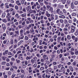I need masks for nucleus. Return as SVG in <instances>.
I'll return each instance as SVG.
<instances>
[{
	"label": "nucleus",
	"mask_w": 78,
	"mask_h": 78,
	"mask_svg": "<svg viewBox=\"0 0 78 78\" xmlns=\"http://www.w3.org/2000/svg\"><path fill=\"white\" fill-rule=\"evenodd\" d=\"M71 33H74V32H75V30H76V28L73 25H71Z\"/></svg>",
	"instance_id": "obj_1"
},
{
	"label": "nucleus",
	"mask_w": 78,
	"mask_h": 78,
	"mask_svg": "<svg viewBox=\"0 0 78 78\" xmlns=\"http://www.w3.org/2000/svg\"><path fill=\"white\" fill-rule=\"evenodd\" d=\"M27 20H29L30 23H33L34 22V21L33 20L31 19V18L30 17H28L27 19Z\"/></svg>",
	"instance_id": "obj_2"
},
{
	"label": "nucleus",
	"mask_w": 78,
	"mask_h": 78,
	"mask_svg": "<svg viewBox=\"0 0 78 78\" xmlns=\"http://www.w3.org/2000/svg\"><path fill=\"white\" fill-rule=\"evenodd\" d=\"M45 14H46V16L48 17H50V14H49L48 11H46V12Z\"/></svg>",
	"instance_id": "obj_3"
},
{
	"label": "nucleus",
	"mask_w": 78,
	"mask_h": 78,
	"mask_svg": "<svg viewBox=\"0 0 78 78\" xmlns=\"http://www.w3.org/2000/svg\"><path fill=\"white\" fill-rule=\"evenodd\" d=\"M43 58L44 60L47 59V60H48V57H47L45 55H43Z\"/></svg>",
	"instance_id": "obj_4"
},
{
	"label": "nucleus",
	"mask_w": 78,
	"mask_h": 78,
	"mask_svg": "<svg viewBox=\"0 0 78 78\" xmlns=\"http://www.w3.org/2000/svg\"><path fill=\"white\" fill-rule=\"evenodd\" d=\"M30 32L31 33H33L34 32V30L33 27H32L30 30Z\"/></svg>",
	"instance_id": "obj_5"
},
{
	"label": "nucleus",
	"mask_w": 78,
	"mask_h": 78,
	"mask_svg": "<svg viewBox=\"0 0 78 78\" xmlns=\"http://www.w3.org/2000/svg\"><path fill=\"white\" fill-rule=\"evenodd\" d=\"M6 17L7 18H11V17L10 16V13H7Z\"/></svg>",
	"instance_id": "obj_6"
},
{
	"label": "nucleus",
	"mask_w": 78,
	"mask_h": 78,
	"mask_svg": "<svg viewBox=\"0 0 78 78\" xmlns=\"http://www.w3.org/2000/svg\"><path fill=\"white\" fill-rule=\"evenodd\" d=\"M20 16H21V17H25V16H27V14L25 13L23 14H21Z\"/></svg>",
	"instance_id": "obj_7"
},
{
	"label": "nucleus",
	"mask_w": 78,
	"mask_h": 78,
	"mask_svg": "<svg viewBox=\"0 0 78 78\" xmlns=\"http://www.w3.org/2000/svg\"><path fill=\"white\" fill-rule=\"evenodd\" d=\"M59 17V18H61V19H65V18H66V16H65L63 15L60 16Z\"/></svg>",
	"instance_id": "obj_8"
},
{
	"label": "nucleus",
	"mask_w": 78,
	"mask_h": 78,
	"mask_svg": "<svg viewBox=\"0 0 78 78\" xmlns=\"http://www.w3.org/2000/svg\"><path fill=\"white\" fill-rule=\"evenodd\" d=\"M2 27L4 30H5L6 29V27H5V25L4 24H2Z\"/></svg>",
	"instance_id": "obj_9"
},
{
	"label": "nucleus",
	"mask_w": 78,
	"mask_h": 78,
	"mask_svg": "<svg viewBox=\"0 0 78 78\" xmlns=\"http://www.w3.org/2000/svg\"><path fill=\"white\" fill-rule=\"evenodd\" d=\"M62 49H63V53H66V47H64L63 48H62Z\"/></svg>",
	"instance_id": "obj_10"
},
{
	"label": "nucleus",
	"mask_w": 78,
	"mask_h": 78,
	"mask_svg": "<svg viewBox=\"0 0 78 78\" xmlns=\"http://www.w3.org/2000/svg\"><path fill=\"white\" fill-rule=\"evenodd\" d=\"M54 70H56V69H58V66H54Z\"/></svg>",
	"instance_id": "obj_11"
},
{
	"label": "nucleus",
	"mask_w": 78,
	"mask_h": 78,
	"mask_svg": "<svg viewBox=\"0 0 78 78\" xmlns=\"http://www.w3.org/2000/svg\"><path fill=\"white\" fill-rule=\"evenodd\" d=\"M31 56H27V57L26 58V59H27V60H28V59H31Z\"/></svg>",
	"instance_id": "obj_12"
},
{
	"label": "nucleus",
	"mask_w": 78,
	"mask_h": 78,
	"mask_svg": "<svg viewBox=\"0 0 78 78\" xmlns=\"http://www.w3.org/2000/svg\"><path fill=\"white\" fill-rule=\"evenodd\" d=\"M67 38L69 40H70L71 39V37H70V36L69 35H67Z\"/></svg>",
	"instance_id": "obj_13"
},
{
	"label": "nucleus",
	"mask_w": 78,
	"mask_h": 78,
	"mask_svg": "<svg viewBox=\"0 0 78 78\" xmlns=\"http://www.w3.org/2000/svg\"><path fill=\"white\" fill-rule=\"evenodd\" d=\"M4 6V4L2 3V4H1L0 8H1L2 9H3V8H4V7H3Z\"/></svg>",
	"instance_id": "obj_14"
},
{
	"label": "nucleus",
	"mask_w": 78,
	"mask_h": 78,
	"mask_svg": "<svg viewBox=\"0 0 78 78\" xmlns=\"http://www.w3.org/2000/svg\"><path fill=\"white\" fill-rule=\"evenodd\" d=\"M9 7H11L12 8H14V6L12 4H10L9 5Z\"/></svg>",
	"instance_id": "obj_15"
},
{
	"label": "nucleus",
	"mask_w": 78,
	"mask_h": 78,
	"mask_svg": "<svg viewBox=\"0 0 78 78\" xmlns=\"http://www.w3.org/2000/svg\"><path fill=\"white\" fill-rule=\"evenodd\" d=\"M69 69L70 70H71V71H72V72H73V68L71 66H70L69 67Z\"/></svg>",
	"instance_id": "obj_16"
},
{
	"label": "nucleus",
	"mask_w": 78,
	"mask_h": 78,
	"mask_svg": "<svg viewBox=\"0 0 78 78\" xmlns=\"http://www.w3.org/2000/svg\"><path fill=\"white\" fill-rule=\"evenodd\" d=\"M24 37V36H23V35L22 34H21L20 36V38L21 39H23Z\"/></svg>",
	"instance_id": "obj_17"
},
{
	"label": "nucleus",
	"mask_w": 78,
	"mask_h": 78,
	"mask_svg": "<svg viewBox=\"0 0 78 78\" xmlns=\"http://www.w3.org/2000/svg\"><path fill=\"white\" fill-rule=\"evenodd\" d=\"M42 44L43 45H47V43L45 42V41H43Z\"/></svg>",
	"instance_id": "obj_18"
},
{
	"label": "nucleus",
	"mask_w": 78,
	"mask_h": 78,
	"mask_svg": "<svg viewBox=\"0 0 78 78\" xmlns=\"http://www.w3.org/2000/svg\"><path fill=\"white\" fill-rule=\"evenodd\" d=\"M75 55H78V51H77V49H75Z\"/></svg>",
	"instance_id": "obj_19"
},
{
	"label": "nucleus",
	"mask_w": 78,
	"mask_h": 78,
	"mask_svg": "<svg viewBox=\"0 0 78 78\" xmlns=\"http://www.w3.org/2000/svg\"><path fill=\"white\" fill-rule=\"evenodd\" d=\"M23 56V54H20L18 55V59H20V57L21 56Z\"/></svg>",
	"instance_id": "obj_20"
},
{
	"label": "nucleus",
	"mask_w": 78,
	"mask_h": 78,
	"mask_svg": "<svg viewBox=\"0 0 78 78\" xmlns=\"http://www.w3.org/2000/svg\"><path fill=\"white\" fill-rule=\"evenodd\" d=\"M45 69L44 68V67H41L40 69V70H44Z\"/></svg>",
	"instance_id": "obj_21"
},
{
	"label": "nucleus",
	"mask_w": 78,
	"mask_h": 78,
	"mask_svg": "<svg viewBox=\"0 0 78 78\" xmlns=\"http://www.w3.org/2000/svg\"><path fill=\"white\" fill-rule=\"evenodd\" d=\"M2 16L3 17H5L6 16V13L5 12L2 13Z\"/></svg>",
	"instance_id": "obj_22"
},
{
	"label": "nucleus",
	"mask_w": 78,
	"mask_h": 78,
	"mask_svg": "<svg viewBox=\"0 0 78 78\" xmlns=\"http://www.w3.org/2000/svg\"><path fill=\"white\" fill-rule=\"evenodd\" d=\"M2 58L4 61H5L6 58V57H5V56H4V57H2Z\"/></svg>",
	"instance_id": "obj_23"
},
{
	"label": "nucleus",
	"mask_w": 78,
	"mask_h": 78,
	"mask_svg": "<svg viewBox=\"0 0 78 78\" xmlns=\"http://www.w3.org/2000/svg\"><path fill=\"white\" fill-rule=\"evenodd\" d=\"M72 16H76V13L74 12L72 14Z\"/></svg>",
	"instance_id": "obj_24"
},
{
	"label": "nucleus",
	"mask_w": 78,
	"mask_h": 78,
	"mask_svg": "<svg viewBox=\"0 0 78 78\" xmlns=\"http://www.w3.org/2000/svg\"><path fill=\"white\" fill-rule=\"evenodd\" d=\"M22 67H23V68H24V69H25V68H26L27 67V66L25 65L24 64H23L22 65Z\"/></svg>",
	"instance_id": "obj_25"
},
{
	"label": "nucleus",
	"mask_w": 78,
	"mask_h": 78,
	"mask_svg": "<svg viewBox=\"0 0 78 78\" xmlns=\"http://www.w3.org/2000/svg\"><path fill=\"white\" fill-rule=\"evenodd\" d=\"M36 56L38 58H40L41 57V55H40L39 54H36Z\"/></svg>",
	"instance_id": "obj_26"
},
{
	"label": "nucleus",
	"mask_w": 78,
	"mask_h": 78,
	"mask_svg": "<svg viewBox=\"0 0 78 78\" xmlns=\"http://www.w3.org/2000/svg\"><path fill=\"white\" fill-rule=\"evenodd\" d=\"M75 41L74 42H77L78 41V37H76L75 39Z\"/></svg>",
	"instance_id": "obj_27"
},
{
	"label": "nucleus",
	"mask_w": 78,
	"mask_h": 78,
	"mask_svg": "<svg viewBox=\"0 0 78 78\" xmlns=\"http://www.w3.org/2000/svg\"><path fill=\"white\" fill-rule=\"evenodd\" d=\"M31 62L32 64H34L35 62V61H34L33 59H32L31 60Z\"/></svg>",
	"instance_id": "obj_28"
},
{
	"label": "nucleus",
	"mask_w": 78,
	"mask_h": 78,
	"mask_svg": "<svg viewBox=\"0 0 78 78\" xmlns=\"http://www.w3.org/2000/svg\"><path fill=\"white\" fill-rule=\"evenodd\" d=\"M11 61H15V60H16V59L14 58L13 57H12V58H11Z\"/></svg>",
	"instance_id": "obj_29"
},
{
	"label": "nucleus",
	"mask_w": 78,
	"mask_h": 78,
	"mask_svg": "<svg viewBox=\"0 0 78 78\" xmlns=\"http://www.w3.org/2000/svg\"><path fill=\"white\" fill-rule=\"evenodd\" d=\"M63 31H68V29H67V28H64L63 29Z\"/></svg>",
	"instance_id": "obj_30"
},
{
	"label": "nucleus",
	"mask_w": 78,
	"mask_h": 78,
	"mask_svg": "<svg viewBox=\"0 0 78 78\" xmlns=\"http://www.w3.org/2000/svg\"><path fill=\"white\" fill-rule=\"evenodd\" d=\"M43 9H44L43 10L44 11H45V9H46V6H45V5H44L43 6Z\"/></svg>",
	"instance_id": "obj_31"
},
{
	"label": "nucleus",
	"mask_w": 78,
	"mask_h": 78,
	"mask_svg": "<svg viewBox=\"0 0 78 78\" xmlns=\"http://www.w3.org/2000/svg\"><path fill=\"white\" fill-rule=\"evenodd\" d=\"M37 58L36 57H34L33 58V59L35 61H37Z\"/></svg>",
	"instance_id": "obj_32"
},
{
	"label": "nucleus",
	"mask_w": 78,
	"mask_h": 78,
	"mask_svg": "<svg viewBox=\"0 0 78 78\" xmlns=\"http://www.w3.org/2000/svg\"><path fill=\"white\" fill-rule=\"evenodd\" d=\"M40 8H41V5L39 4L37 6V9H39Z\"/></svg>",
	"instance_id": "obj_33"
},
{
	"label": "nucleus",
	"mask_w": 78,
	"mask_h": 78,
	"mask_svg": "<svg viewBox=\"0 0 78 78\" xmlns=\"http://www.w3.org/2000/svg\"><path fill=\"white\" fill-rule=\"evenodd\" d=\"M71 7L73 9V8H74V4H73V3H71Z\"/></svg>",
	"instance_id": "obj_34"
},
{
	"label": "nucleus",
	"mask_w": 78,
	"mask_h": 78,
	"mask_svg": "<svg viewBox=\"0 0 78 78\" xmlns=\"http://www.w3.org/2000/svg\"><path fill=\"white\" fill-rule=\"evenodd\" d=\"M61 70H62V71H64V70L65 69V68L64 67H61Z\"/></svg>",
	"instance_id": "obj_35"
},
{
	"label": "nucleus",
	"mask_w": 78,
	"mask_h": 78,
	"mask_svg": "<svg viewBox=\"0 0 78 78\" xmlns=\"http://www.w3.org/2000/svg\"><path fill=\"white\" fill-rule=\"evenodd\" d=\"M67 0H62V3L63 4H65L66 3V1Z\"/></svg>",
	"instance_id": "obj_36"
},
{
	"label": "nucleus",
	"mask_w": 78,
	"mask_h": 78,
	"mask_svg": "<svg viewBox=\"0 0 78 78\" xmlns=\"http://www.w3.org/2000/svg\"><path fill=\"white\" fill-rule=\"evenodd\" d=\"M40 6H44V4L43 2H40Z\"/></svg>",
	"instance_id": "obj_37"
},
{
	"label": "nucleus",
	"mask_w": 78,
	"mask_h": 78,
	"mask_svg": "<svg viewBox=\"0 0 78 78\" xmlns=\"http://www.w3.org/2000/svg\"><path fill=\"white\" fill-rule=\"evenodd\" d=\"M2 20L3 22H5V23H6V22H7V20L5 19H3Z\"/></svg>",
	"instance_id": "obj_38"
},
{
	"label": "nucleus",
	"mask_w": 78,
	"mask_h": 78,
	"mask_svg": "<svg viewBox=\"0 0 78 78\" xmlns=\"http://www.w3.org/2000/svg\"><path fill=\"white\" fill-rule=\"evenodd\" d=\"M60 22V23H63V22H64V20H63L62 19H60L59 20Z\"/></svg>",
	"instance_id": "obj_39"
},
{
	"label": "nucleus",
	"mask_w": 78,
	"mask_h": 78,
	"mask_svg": "<svg viewBox=\"0 0 78 78\" xmlns=\"http://www.w3.org/2000/svg\"><path fill=\"white\" fill-rule=\"evenodd\" d=\"M23 32V30L21 29L20 30V34H22Z\"/></svg>",
	"instance_id": "obj_40"
},
{
	"label": "nucleus",
	"mask_w": 78,
	"mask_h": 78,
	"mask_svg": "<svg viewBox=\"0 0 78 78\" xmlns=\"http://www.w3.org/2000/svg\"><path fill=\"white\" fill-rule=\"evenodd\" d=\"M29 7H31V6L30 5H29L27 6V7L26 8V9L27 10V11H28L29 10H28V8H29Z\"/></svg>",
	"instance_id": "obj_41"
},
{
	"label": "nucleus",
	"mask_w": 78,
	"mask_h": 78,
	"mask_svg": "<svg viewBox=\"0 0 78 78\" xmlns=\"http://www.w3.org/2000/svg\"><path fill=\"white\" fill-rule=\"evenodd\" d=\"M25 40H26V41H28V40L29 38L28 37L26 36L25 37Z\"/></svg>",
	"instance_id": "obj_42"
},
{
	"label": "nucleus",
	"mask_w": 78,
	"mask_h": 78,
	"mask_svg": "<svg viewBox=\"0 0 78 78\" xmlns=\"http://www.w3.org/2000/svg\"><path fill=\"white\" fill-rule=\"evenodd\" d=\"M25 2V0H22L21 1V3L22 5H23L24 4V2Z\"/></svg>",
	"instance_id": "obj_43"
},
{
	"label": "nucleus",
	"mask_w": 78,
	"mask_h": 78,
	"mask_svg": "<svg viewBox=\"0 0 78 78\" xmlns=\"http://www.w3.org/2000/svg\"><path fill=\"white\" fill-rule=\"evenodd\" d=\"M69 55V53H65L64 54V56H67V55Z\"/></svg>",
	"instance_id": "obj_44"
},
{
	"label": "nucleus",
	"mask_w": 78,
	"mask_h": 78,
	"mask_svg": "<svg viewBox=\"0 0 78 78\" xmlns=\"http://www.w3.org/2000/svg\"><path fill=\"white\" fill-rule=\"evenodd\" d=\"M45 73H44L43 74V75L42 76L43 78H45Z\"/></svg>",
	"instance_id": "obj_45"
},
{
	"label": "nucleus",
	"mask_w": 78,
	"mask_h": 78,
	"mask_svg": "<svg viewBox=\"0 0 78 78\" xmlns=\"http://www.w3.org/2000/svg\"><path fill=\"white\" fill-rule=\"evenodd\" d=\"M15 8L16 9V10H17L18 9H19V7H18V6L17 5H15Z\"/></svg>",
	"instance_id": "obj_46"
},
{
	"label": "nucleus",
	"mask_w": 78,
	"mask_h": 78,
	"mask_svg": "<svg viewBox=\"0 0 78 78\" xmlns=\"http://www.w3.org/2000/svg\"><path fill=\"white\" fill-rule=\"evenodd\" d=\"M16 63H17V64H19V63L20 62V60L17 59H16Z\"/></svg>",
	"instance_id": "obj_47"
},
{
	"label": "nucleus",
	"mask_w": 78,
	"mask_h": 78,
	"mask_svg": "<svg viewBox=\"0 0 78 78\" xmlns=\"http://www.w3.org/2000/svg\"><path fill=\"white\" fill-rule=\"evenodd\" d=\"M68 21H67V20H64V23L65 24H66L67 23H68Z\"/></svg>",
	"instance_id": "obj_48"
},
{
	"label": "nucleus",
	"mask_w": 78,
	"mask_h": 78,
	"mask_svg": "<svg viewBox=\"0 0 78 78\" xmlns=\"http://www.w3.org/2000/svg\"><path fill=\"white\" fill-rule=\"evenodd\" d=\"M8 73L9 75H11L12 73L10 71H9L8 72Z\"/></svg>",
	"instance_id": "obj_49"
},
{
	"label": "nucleus",
	"mask_w": 78,
	"mask_h": 78,
	"mask_svg": "<svg viewBox=\"0 0 78 78\" xmlns=\"http://www.w3.org/2000/svg\"><path fill=\"white\" fill-rule=\"evenodd\" d=\"M33 51H34V49H33V48H31V49L30 50V52L32 53V52H33Z\"/></svg>",
	"instance_id": "obj_50"
},
{
	"label": "nucleus",
	"mask_w": 78,
	"mask_h": 78,
	"mask_svg": "<svg viewBox=\"0 0 78 78\" xmlns=\"http://www.w3.org/2000/svg\"><path fill=\"white\" fill-rule=\"evenodd\" d=\"M61 41H64V36H63L62 37L61 39Z\"/></svg>",
	"instance_id": "obj_51"
},
{
	"label": "nucleus",
	"mask_w": 78,
	"mask_h": 78,
	"mask_svg": "<svg viewBox=\"0 0 78 78\" xmlns=\"http://www.w3.org/2000/svg\"><path fill=\"white\" fill-rule=\"evenodd\" d=\"M21 72L22 73H25V71L23 69H21Z\"/></svg>",
	"instance_id": "obj_52"
},
{
	"label": "nucleus",
	"mask_w": 78,
	"mask_h": 78,
	"mask_svg": "<svg viewBox=\"0 0 78 78\" xmlns=\"http://www.w3.org/2000/svg\"><path fill=\"white\" fill-rule=\"evenodd\" d=\"M46 62L47 64H48V65L49 64H50V62L48 61H46Z\"/></svg>",
	"instance_id": "obj_53"
},
{
	"label": "nucleus",
	"mask_w": 78,
	"mask_h": 78,
	"mask_svg": "<svg viewBox=\"0 0 78 78\" xmlns=\"http://www.w3.org/2000/svg\"><path fill=\"white\" fill-rule=\"evenodd\" d=\"M13 43H14V42L13 41V40H12L10 42V43L11 44H13Z\"/></svg>",
	"instance_id": "obj_54"
},
{
	"label": "nucleus",
	"mask_w": 78,
	"mask_h": 78,
	"mask_svg": "<svg viewBox=\"0 0 78 78\" xmlns=\"http://www.w3.org/2000/svg\"><path fill=\"white\" fill-rule=\"evenodd\" d=\"M33 67H34V68H35V67H37V64L35 63L33 65Z\"/></svg>",
	"instance_id": "obj_55"
},
{
	"label": "nucleus",
	"mask_w": 78,
	"mask_h": 78,
	"mask_svg": "<svg viewBox=\"0 0 78 78\" xmlns=\"http://www.w3.org/2000/svg\"><path fill=\"white\" fill-rule=\"evenodd\" d=\"M58 14H59L60 15H61V14H62V11H59V12L58 13Z\"/></svg>",
	"instance_id": "obj_56"
},
{
	"label": "nucleus",
	"mask_w": 78,
	"mask_h": 78,
	"mask_svg": "<svg viewBox=\"0 0 78 78\" xmlns=\"http://www.w3.org/2000/svg\"><path fill=\"white\" fill-rule=\"evenodd\" d=\"M78 30H77L76 31L75 34V35L76 36H77V35H78Z\"/></svg>",
	"instance_id": "obj_57"
},
{
	"label": "nucleus",
	"mask_w": 78,
	"mask_h": 78,
	"mask_svg": "<svg viewBox=\"0 0 78 78\" xmlns=\"http://www.w3.org/2000/svg\"><path fill=\"white\" fill-rule=\"evenodd\" d=\"M13 10H14V9H13V8H11V9H10L9 10V11L10 12H12V11H13Z\"/></svg>",
	"instance_id": "obj_58"
},
{
	"label": "nucleus",
	"mask_w": 78,
	"mask_h": 78,
	"mask_svg": "<svg viewBox=\"0 0 78 78\" xmlns=\"http://www.w3.org/2000/svg\"><path fill=\"white\" fill-rule=\"evenodd\" d=\"M46 8L48 9H49V8H50V5H47L46 6Z\"/></svg>",
	"instance_id": "obj_59"
},
{
	"label": "nucleus",
	"mask_w": 78,
	"mask_h": 78,
	"mask_svg": "<svg viewBox=\"0 0 78 78\" xmlns=\"http://www.w3.org/2000/svg\"><path fill=\"white\" fill-rule=\"evenodd\" d=\"M74 4L76 5L78 4V1H76L74 2Z\"/></svg>",
	"instance_id": "obj_60"
},
{
	"label": "nucleus",
	"mask_w": 78,
	"mask_h": 78,
	"mask_svg": "<svg viewBox=\"0 0 78 78\" xmlns=\"http://www.w3.org/2000/svg\"><path fill=\"white\" fill-rule=\"evenodd\" d=\"M12 15V16H14L15 15V11H13Z\"/></svg>",
	"instance_id": "obj_61"
},
{
	"label": "nucleus",
	"mask_w": 78,
	"mask_h": 78,
	"mask_svg": "<svg viewBox=\"0 0 78 78\" xmlns=\"http://www.w3.org/2000/svg\"><path fill=\"white\" fill-rule=\"evenodd\" d=\"M40 22L41 23H44V20H42Z\"/></svg>",
	"instance_id": "obj_62"
},
{
	"label": "nucleus",
	"mask_w": 78,
	"mask_h": 78,
	"mask_svg": "<svg viewBox=\"0 0 78 78\" xmlns=\"http://www.w3.org/2000/svg\"><path fill=\"white\" fill-rule=\"evenodd\" d=\"M69 24H66L65 25L66 28H67V27H69Z\"/></svg>",
	"instance_id": "obj_63"
},
{
	"label": "nucleus",
	"mask_w": 78,
	"mask_h": 78,
	"mask_svg": "<svg viewBox=\"0 0 78 78\" xmlns=\"http://www.w3.org/2000/svg\"><path fill=\"white\" fill-rule=\"evenodd\" d=\"M14 42L15 43V44H17V40L16 39H15Z\"/></svg>",
	"instance_id": "obj_64"
}]
</instances>
